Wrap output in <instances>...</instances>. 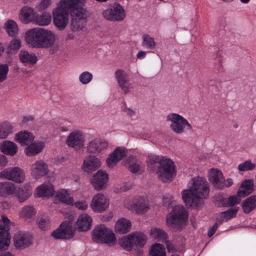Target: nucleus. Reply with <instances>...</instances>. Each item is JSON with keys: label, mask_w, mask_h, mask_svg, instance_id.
Masks as SVG:
<instances>
[{"label": "nucleus", "mask_w": 256, "mask_h": 256, "mask_svg": "<svg viewBox=\"0 0 256 256\" xmlns=\"http://www.w3.org/2000/svg\"><path fill=\"white\" fill-rule=\"evenodd\" d=\"M188 188L182 192V198L188 207L196 209L204 205V200L208 198L209 185L206 179L202 176L192 178L188 183Z\"/></svg>", "instance_id": "f257e3e1"}, {"label": "nucleus", "mask_w": 256, "mask_h": 256, "mask_svg": "<svg viewBox=\"0 0 256 256\" xmlns=\"http://www.w3.org/2000/svg\"><path fill=\"white\" fill-rule=\"evenodd\" d=\"M26 42L32 48H49L51 54L56 53L59 46L56 43V35L50 30L43 28H34L26 33Z\"/></svg>", "instance_id": "f03ea898"}, {"label": "nucleus", "mask_w": 256, "mask_h": 256, "mask_svg": "<svg viewBox=\"0 0 256 256\" xmlns=\"http://www.w3.org/2000/svg\"><path fill=\"white\" fill-rule=\"evenodd\" d=\"M86 2V0H61L52 11L54 25L60 30H64L68 24L69 13L71 15V8L76 3L85 4Z\"/></svg>", "instance_id": "7ed1b4c3"}, {"label": "nucleus", "mask_w": 256, "mask_h": 256, "mask_svg": "<svg viewBox=\"0 0 256 256\" xmlns=\"http://www.w3.org/2000/svg\"><path fill=\"white\" fill-rule=\"evenodd\" d=\"M147 237L143 232H136L123 236L119 240L120 245L124 250L130 251L132 250L138 251V254H142L140 249L146 244Z\"/></svg>", "instance_id": "20e7f679"}, {"label": "nucleus", "mask_w": 256, "mask_h": 256, "mask_svg": "<svg viewBox=\"0 0 256 256\" xmlns=\"http://www.w3.org/2000/svg\"><path fill=\"white\" fill-rule=\"evenodd\" d=\"M85 4L76 3L71 8L70 28L73 32L82 30L85 26L90 14L88 10L84 8Z\"/></svg>", "instance_id": "39448f33"}, {"label": "nucleus", "mask_w": 256, "mask_h": 256, "mask_svg": "<svg viewBox=\"0 0 256 256\" xmlns=\"http://www.w3.org/2000/svg\"><path fill=\"white\" fill-rule=\"evenodd\" d=\"M188 215L184 208L182 206H175L170 213L167 216V224L175 230L182 228L185 226Z\"/></svg>", "instance_id": "423d86ee"}, {"label": "nucleus", "mask_w": 256, "mask_h": 256, "mask_svg": "<svg viewBox=\"0 0 256 256\" xmlns=\"http://www.w3.org/2000/svg\"><path fill=\"white\" fill-rule=\"evenodd\" d=\"M166 121L170 130L177 134L192 130V126L188 122L178 114L170 113L166 116Z\"/></svg>", "instance_id": "0eeeda50"}, {"label": "nucleus", "mask_w": 256, "mask_h": 256, "mask_svg": "<svg viewBox=\"0 0 256 256\" xmlns=\"http://www.w3.org/2000/svg\"><path fill=\"white\" fill-rule=\"evenodd\" d=\"M92 240L100 244H106L110 246L116 243V238L113 232L104 224L96 226L92 230Z\"/></svg>", "instance_id": "6e6552de"}, {"label": "nucleus", "mask_w": 256, "mask_h": 256, "mask_svg": "<svg viewBox=\"0 0 256 256\" xmlns=\"http://www.w3.org/2000/svg\"><path fill=\"white\" fill-rule=\"evenodd\" d=\"M102 16L110 22H120L124 19L126 13L122 6L118 3L114 2L102 11Z\"/></svg>", "instance_id": "1a4fd4ad"}, {"label": "nucleus", "mask_w": 256, "mask_h": 256, "mask_svg": "<svg viewBox=\"0 0 256 256\" xmlns=\"http://www.w3.org/2000/svg\"><path fill=\"white\" fill-rule=\"evenodd\" d=\"M174 162L170 160L164 158L157 168L156 173L160 180L164 182H166L172 180L174 175Z\"/></svg>", "instance_id": "9d476101"}, {"label": "nucleus", "mask_w": 256, "mask_h": 256, "mask_svg": "<svg viewBox=\"0 0 256 256\" xmlns=\"http://www.w3.org/2000/svg\"><path fill=\"white\" fill-rule=\"evenodd\" d=\"M10 226V220L3 216L0 220V250H6L8 248L10 242L8 233Z\"/></svg>", "instance_id": "9b49d317"}, {"label": "nucleus", "mask_w": 256, "mask_h": 256, "mask_svg": "<svg viewBox=\"0 0 256 256\" xmlns=\"http://www.w3.org/2000/svg\"><path fill=\"white\" fill-rule=\"evenodd\" d=\"M108 140L99 138L92 140L86 144V150L88 154H99L104 152L109 147Z\"/></svg>", "instance_id": "f8f14e48"}, {"label": "nucleus", "mask_w": 256, "mask_h": 256, "mask_svg": "<svg viewBox=\"0 0 256 256\" xmlns=\"http://www.w3.org/2000/svg\"><path fill=\"white\" fill-rule=\"evenodd\" d=\"M110 204V200L102 193L95 194L90 203V207L96 212H102L105 211Z\"/></svg>", "instance_id": "ddd939ff"}, {"label": "nucleus", "mask_w": 256, "mask_h": 256, "mask_svg": "<svg viewBox=\"0 0 256 256\" xmlns=\"http://www.w3.org/2000/svg\"><path fill=\"white\" fill-rule=\"evenodd\" d=\"M124 206L130 211L138 214L146 213L150 208L148 200L142 197L134 198L132 204L125 203Z\"/></svg>", "instance_id": "4468645a"}, {"label": "nucleus", "mask_w": 256, "mask_h": 256, "mask_svg": "<svg viewBox=\"0 0 256 256\" xmlns=\"http://www.w3.org/2000/svg\"><path fill=\"white\" fill-rule=\"evenodd\" d=\"M0 178L21 183L24 180L25 174L23 170L18 167L6 168L0 172Z\"/></svg>", "instance_id": "2eb2a0df"}, {"label": "nucleus", "mask_w": 256, "mask_h": 256, "mask_svg": "<svg viewBox=\"0 0 256 256\" xmlns=\"http://www.w3.org/2000/svg\"><path fill=\"white\" fill-rule=\"evenodd\" d=\"M32 236L24 231L18 230L14 236V242L16 248L23 249L29 246L32 243Z\"/></svg>", "instance_id": "dca6fc26"}, {"label": "nucleus", "mask_w": 256, "mask_h": 256, "mask_svg": "<svg viewBox=\"0 0 256 256\" xmlns=\"http://www.w3.org/2000/svg\"><path fill=\"white\" fill-rule=\"evenodd\" d=\"M108 181V176L102 170H98L90 180V184L96 190H100L106 186Z\"/></svg>", "instance_id": "f3484780"}, {"label": "nucleus", "mask_w": 256, "mask_h": 256, "mask_svg": "<svg viewBox=\"0 0 256 256\" xmlns=\"http://www.w3.org/2000/svg\"><path fill=\"white\" fill-rule=\"evenodd\" d=\"M84 133L80 130H74L68 136L66 144L71 148H80L84 146Z\"/></svg>", "instance_id": "a211bd4d"}, {"label": "nucleus", "mask_w": 256, "mask_h": 256, "mask_svg": "<svg viewBox=\"0 0 256 256\" xmlns=\"http://www.w3.org/2000/svg\"><path fill=\"white\" fill-rule=\"evenodd\" d=\"M74 230L72 226L68 222H64L59 228L52 233V236L57 239H70L74 236Z\"/></svg>", "instance_id": "6ab92c4d"}, {"label": "nucleus", "mask_w": 256, "mask_h": 256, "mask_svg": "<svg viewBox=\"0 0 256 256\" xmlns=\"http://www.w3.org/2000/svg\"><path fill=\"white\" fill-rule=\"evenodd\" d=\"M126 154V150L124 147H118L114 152L110 153L106 160L107 166L110 168H113L118 162L122 160Z\"/></svg>", "instance_id": "aec40b11"}, {"label": "nucleus", "mask_w": 256, "mask_h": 256, "mask_svg": "<svg viewBox=\"0 0 256 256\" xmlns=\"http://www.w3.org/2000/svg\"><path fill=\"white\" fill-rule=\"evenodd\" d=\"M101 166L100 160L95 156L89 155L85 157L82 166V170L87 173L95 171Z\"/></svg>", "instance_id": "412c9836"}, {"label": "nucleus", "mask_w": 256, "mask_h": 256, "mask_svg": "<svg viewBox=\"0 0 256 256\" xmlns=\"http://www.w3.org/2000/svg\"><path fill=\"white\" fill-rule=\"evenodd\" d=\"M48 172V166L43 160L36 161L31 166L30 174L34 178H40L47 174Z\"/></svg>", "instance_id": "4be33fe9"}, {"label": "nucleus", "mask_w": 256, "mask_h": 256, "mask_svg": "<svg viewBox=\"0 0 256 256\" xmlns=\"http://www.w3.org/2000/svg\"><path fill=\"white\" fill-rule=\"evenodd\" d=\"M114 75L118 84L124 93V94L128 93L131 88V84L128 75L122 70H117L115 72Z\"/></svg>", "instance_id": "5701e85b"}, {"label": "nucleus", "mask_w": 256, "mask_h": 256, "mask_svg": "<svg viewBox=\"0 0 256 256\" xmlns=\"http://www.w3.org/2000/svg\"><path fill=\"white\" fill-rule=\"evenodd\" d=\"M32 188L29 184H26L17 188L14 186V194L20 202L26 201L32 196Z\"/></svg>", "instance_id": "b1692460"}, {"label": "nucleus", "mask_w": 256, "mask_h": 256, "mask_svg": "<svg viewBox=\"0 0 256 256\" xmlns=\"http://www.w3.org/2000/svg\"><path fill=\"white\" fill-rule=\"evenodd\" d=\"M54 192V186L50 182H44L38 186L34 190V195L37 198L50 197Z\"/></svg>", "instance_id": "393cba45"}, {"label": "nucleus", "mask_w": 256, "mask_h": 256, "mask_svg": "<svg viewBox=\"0 0 256 256\" xmlns=\"http://www.w3.org/2000/svg\"><path fill=\"white\" fill-rule=\"evenodd\" d=\"M223 178L222 172L218 168H212L208 171L210 181L218 188L222 189Z\"/></svg>", "instance_id": "a878e982"}, {"label": "nucleus", "mask_w": 256, "mask_h": 256, "mask_svg": "<svg viewBox=\"0 0 256 256\" xmlns=\"http://www.w3.org/2000/svg\"><path fill=\"white\" fill-rule=\"evenodd\" d=\"M92 222L91 217L86 214H83L78 216L76 226L80 231H86L90 228Z\"/></svg>", "instance_id": "bb28decb"}, {"label": "nucleus", "mask_w": 256, "mask_h": 256, "mask_svg": "<svg viewBox=\"0 0 256 256\" xmlns=\"http://www.w3.org/2000/svg\"><path fill=\"white\" fill-rule=\"evenodd\" d=\"M35 13L33 8L28 6L23 7L20 13V19L24 23L28 24L31 22H34Z\"/></svg>", "instance_id": "cd10ccee"}, {"label": "nucleus", "mask_w": 256, "mask_h": 256, "mask_svg": "<svg viewBox=\"0 0 256 256\" xmlns=\"http://www.w3.org/2000/svg\"><path fill=\"white\" fill-rule=\"evenodd\" d=\"M115 232L120 234H125L131 229V222L126 218L119 219L116 223Z\"/></svg>", "instance_id": "c85d7f7f"}, {"label": "nucleus", "mask_w": 256, "mask_h": 256, "mask_svg": "<svg viewBox=\"0 0 256 256\" xmlns=\"http://www.w3.org/2000/svg\"><path fill=\"white\" fill-rule=\"evenodd\" d=\"M34 140V136L32 134L26 131L18 132L15 136V140L22 146L28 145Z\"/></svg>", "instance_id": "c756f323"}, {"label": "nucleus", "mask_w": 256, "mask_h": 256, "mask_svg": "<svg viewBox=\"0 0 256 256\" xmlns=\"http://www.w3.org/2000/svg\"><path fill=\"white\" fill-rule=\"evenodd\" d=\"M18 56L21 62L30 65L34 64L38 60L37 56L34 54L29 52L27 50H20Z\"/></svg>", "instance_id": "7c9ffc66"}, {"label": "nucleus", "mask_w": 256, "mask_h": 256, "mask_svg": "<svg viewBox=\"0 0 256 256\" xmlns=\"http://www.w3.org/2000/svg\"><path fill=\"white\" fill-rule=\"evenodd\" d=\"M44 144L42 142L30 143L24 149V152L28 156H34L40 153L44 148Z\"/></svg>", "instance_id": "2f4dec72"}, {"label": "nucleus", "mask_w": 256, "mask_h": 256, "mask_svg": "<svg viewBox=\"0 0 256 256\" xmlns=\"http://www.w3.org/2000/svg\"><path fill=\"white\" fill-rule=\"evenodd\" d=\"M55 198L68 204L72 205L74 202L73 197L70 196L68 190L65 189H60L56 191L55 193Z\"/></svg>", "instance_id": "473e14b6"}, {"label": "nucleus", "mask_w": 256, "mask_h": 256, "mask_svg": "<svg viewBox=\"0 0 256 256\" xmlns=\"http://www.w3.org/2000/svg\"><path fill=\"white\" fill-rule=\"evenodd\" d=\"M253 180H246L244 181L238 191V194L242 198L251 194L253 191Z\"/></svg>", "instance_id": "72a5a7b5"}, {"label": "nucleus", "mask_w": 256, "mask_h": 256, "mask_svg": "<svg viewBox=\"0 0 256 256\" xmlns=\"http://www.w3.org/2000/svg\"><path fill=\"white\" fill-rule=\"evenodd\" d=\"M18 148L14 142L8 140L4 141L0 146V150L6 154L14 155L18 151Z\"/></svg>", "instance_id": "f704fd0d"}, {"label": "nucleus", "mask_w": 256, "mask_h": 256, "mask_svg": "<svg viewBox=\"0 0 256 256\" xmlns=\"http://www.w3.org/2000/svg\"><path fill=\"white\" fill-rule=\"evenodd\" d=\"M36 211L34 208L30 206H24L20 212V216L26 220H30L34 218Z\"/></svg>", "instance_id": "c9c22d12"}, {"label": "nucleus", "mask_w": 256, "mask_h": 256, "mask_svg": "<svg viewBox=\"0 0 256 256\" xmlns=\"http://www.w3.org/2000/svg\"><path fill=\"white\" fill-rule=\"evenodd\" d=\"M164 157H160L159 156H153L148 157L146 162L148 170L151 172H156L157 168L164 159Z\"/></svg>", "instance_id": "e433bc0d"}, {"label": "nucleus", "mask_w": 256, "mask_h": 256, "mask_svg": "<svg viewBox=\"0 0 256 256\" xmlns=\"http://www.w3.org/2000/svg\"><path fill=\"white\" fill-rule=\"evenodd\" d=\"M4 28L10 36H15L18 34V26L14 20H8L4 24Z\"/></svg>", "instance_id": "4c0bfd02"}, {"label": "nucleus", "mask_w": 256, "mask_h": 256, "mask_svg": "<svg viewBox=\"0 0 256 256\" xmlns=\"http://www.w3.org/2000/svg\"><path fill=\"white\" fill-rule=\"evenodd\" d=\"M14 185L10 182L0 183V196L7 197L14 192Z\"/></svg>", "instance_id": "58836bf2"}, {"label": "nucleus", "mask_w": 256, "mask_h": 256, "mask_svg": "<svg viewBox=\"0 0 256 256\" xmlns=\"http://www.w3.org/2000/svg\"><path fill=\"white\" fill-rule=\"evenodd\" d=\"M244 212L248 213L256 208V196H250L247 198L243 202L242 206Z\"/></svg>", "instance_id": "ea45409f"}, {"label": "nucleus", "mask_w": 256, "mask_h": 256, "mask_svg": "<svg viewBox=\"0 0 256 256\" xmlns=\"http://www.w3.org/2000/svg\"><path fill=\"white\" fill-rule=\"evenodd\" d=\"M151 237L157 241H164L166 240V234L160 228H152L150 232Z\"/></svg>", "instance_id": "a19ab883"}, {"label": "nucleus", "mask_w": 256, "mask_h": 256, "mask_svg": "<svg viewBox=\"0 0 256 256\" xmlns=\"http://www.w3.org/2000/svg\"><path fill=\"white\" fill-rule=\"evenodd\" d=\"M52 20V16L49 12H44L42 15L35 17L34 22L39 26L48 25Z\"/></svg>", "instance_id": "79ce46f5"}, {"label": "nucleus", "mask_w": 256, "mask_h": 256, "mask_svg": "<svg viewBox=\"0 0 256 256\" xmlns=\"http://www.w3.org/2000/svg\"><path fill=\"white\" fill-rule=\"evenodd\" d=\"M12 124L8 122L0 124V139L6 138L12 132Z\"/></svg>", "instance_id": "37998d69"}, {"label": "nucleus", "mask_w": 256, "mask_h": 256, "mask_svg": "<svg viewBox=\"0 0 256 256\" xmlns=\"http://www.w3.org/2000/svg\"><path fill=\"white\" fill-rule=\"evenodd\" d=\"M142 45L148 50H154L156 47V42L154 38L148 34L142 36Z\"/></svg>", "instance_id": "c03bdc74"}, {"label": "nucleus", "mask_w": 256, "mask_h": 256, "mask_svg": "<svg viewBox=\"0 0 256 256\" xmlns=\"http://www.w3.org/2000/svg\"><path fill=\"white\" fill-rule=\"evenodd\" d=\"M150 254V256H166L164 246L160 244L152 246Z\"/></svg>", "instance_id": "a18cd8bd"}, {"label": "nucleus", "mask_w": 256, "mask_h": 256, "mask_svg": "<svg viewBox=\"0 0 256 256\" xmlns=\"http://www.w3.org/2000/svg\"><path fill=\"white\" fill-rule=\"evenodd\" d=\"M242 196L238 194H234L230 196L228 198H224L223 200V204L225 206H232L239 204L241 201Z\"/></svg>", "instance_id": "49530a36"}, {"label": "nucleus", "mask_w": 256, "mask_h": 256, "mask_svg": "<svg viewBox=\"0 0 256 256\" xmlns=\"http://www.w3.org/2000/svg\"><path fill=\"white\" fill-rule=\"evenodd\" d=\"M238 208H234L229 209L228 210L222 212L220 214V218L222 221H227L236 215Z\"/></svg>", "instance_id": "de8ad7c7"}, {"label": "nucleus", "mask_w": 256, "mask_h": 256, "mask_svg": "<svg viewBox=\"0 0 256 256\" xmlns=\"http://www.w3.org/2000/svg\"><path fill=\"white\" fill-rule=\"evenodd\" d=\"M38 227L43 230H46L50 224V218L48 216H42L38 218Z\"/></svg>", "instance_id": "09e8293b"}, {"label": "nucleus", "mask_w": 256, "mask_h": 256, "mask_svg": "<svg viewBox=\"0 0 256 256\" xmlns=\"http://www.w3.org/2000/svg\"><path fill=\"white\" fill-rule=\"evenodd\" d=\"M256 167V164L252 163L250 160H248L240 164L238 166V169L240 171L251 170L255 168Z\"/></svg>", "instance_id": "8fccbe9b"}, {"label": "nucleus", "mask_w": 256, "mask_h": 256, "mask_svg": "<svg viewBox=\"0 0 256 256\" xmlns=\"http://www.w3.org/2000/svg\"><path fill=\"white\" fill-rule=\"evenodd\" d=\"M92 77V74L90 72H84L80 75L79 80L82 84H86L90 82Z\"/></svg>", "instance_id": "3c124183"}, {"label": "nucleus", "mask_w": 256, "mask_h": 256, "mask_svg": "<svg viewBox=\"0 0 256 256\" xmlns=\"http://www.w3.org/2000/svg\"><path fill=\"white\" fill-rule=\"evenodd\" d=\"M21 42L18 39H14L12 40L10 44L9 48H10V50H8V53H12L18 50L20 47Z\"/></svg>", "instance_id": "603ef678"}, {"label": "nucleus", "mask_w": 256, "mask_h": 256, "mask_svg": "<svg viewBox=\"0 0 256 256\" xmlns=\"http://www.w3.org/2000/svg\"><path fill=\"white\" fill-rule=\"evenodd\" d=\"M8 72V67L6 64H0V83L6 80Z\"/></svg>", "instance_id": "864d4df0"}, {"label": "nucleus", "mask_w": 256, "mask_h": 256, "mask_svg": "<svg viewBox=\"0 0 256 256\" xmlns=\"http://www.w3.org/2000/svg\"><path fill=\"white\" fill-rule=\"evenodd\" d=\"M142 168V167L140 162H133L128 166L129 170L132 173H137L141 171Z\"/></svg>", "instance_id": "5fc2aeb1"}, {"label": "nucleus", "mask_w": 256, "mask_h": 256, "mask_svg": "<svg viewBox=\"0 0 256 256\" xmlns=\"http://www.w3.org/2000/svg\"><path fill=\"white\" fill-rule=\"evenodd\" d=\"M74 206L79 210H86L88 208V204L86 201L82 200L73 203Z\"/></svg>", "instance_id": "6e6d98bb"}, {"label": "nucleus", "mask_w": 256, "mask_h": 256, "mask_svg": "<svg viewBox=\"0 0 256 256\" xmlns=\"http://www.w3.org/2000/svg\"><path fill=\"white\" fill-rule=\"evenodd\" d=\"M52 4V0H42L40 2L36 5V8L42 11L46 9Z\"/></svg>", "instance_id": "4d7b16f0"}, {"label": "nucleus", "mask_w": 256, "mask_h": 256, "mask_svg": "<svg viewBox=\"0 0 256 256\" xmlns=\"http://www.w3.org/2000/svg\"><path fill=\"white\" fill-rule=\"evenodd\" d=\"M174 201V197L170 194H166L163 197V204L166 206H170Z\"/></svg>", "instance_id": "13d9d810"}, {"label": "nucleus", "mask_w": 256, "mask_h": 256, "mask_svg": "<svg viewBox=\"0 0 256 256\" xmlns=\"http://www.w3.org/2000/svg\"><path fill=\"white\" fill-rule=\"evenodd\" d=\"M8 159L6 157L2 154H0V167H4L8 164Z\"/></svg>", "instance_id": "bf43d9fd"}, {"label": "nucleus", "mask_w": 256, "mask_h": 256, "mask_svg": "<svg viewBox=\"0 0 256 256\" xmlns=\"http://www.w3.org/2000/svg\"><path fill=\"white\" fill-rule=\"evenodd\" d=\"M218 224L216 223L214 226L208 230V235L209 237H211L216 232L218 228Z\"/></svg>", "instance_id": "052dcab7"}, {"label": "nucleus", "mask_w": 256, "mask_h": 256, "mask_svg": "<svg viewBox=\"0 0 256 256\" xmlns=\"http://www.w3.org/2000/svg\"><path fill=\"white\" fill-rule=\"evenodd\" d=\"M233 184V181L232 178H228L226 181H224L223 180V184L224 186L222 187V188H224V187H230L232 186Z\"/></svg>", "instance_id": "680f3d73"}, {"label": "nucleus", "mask_w": 256, "mask_h": 256, "mask_svg": "<svg viewBox=\"0 0 256 256\" xmlns=\"http://www.w3.org/2000/svg\"><path fill=\"white\" fill-rule=\"evenodd\" d=\"M34 119V116H24L22 119V123H26L28 121L32 120Z\"/></svg>", "instance_id": "e2e57ef3"}, {"label": "nucleus", "mask_w": 256, "mask_h": 256, "mask_svg": "<svg viewBox=\"0 0 256 256\" xmlns=\"http://www.w3.org/2000/svg\"><path fill=\"white\" fill-rule=\"evenodd\" d=\"M125 112L130 116H133L135 114V112L130 108H126L124 110Z\"/></svg>", "instance_id": "0e129e2a"}, {"label": "nucleus", "mask_w": 256, "mask_h": 256, "mask_svg": "<svg viewBox=\"0 0 256 256\" xmlns=\"http://www.w3.org/2000/svg\"><path fill=\"white\" fill-rule=\"evenodd\" d=\"M166 246L169 252L172 251L174 250V246L171 242L168 240L166 241Z\"/></svg>", "instance_id": "69168bd1"}, {"label": "nucleus", "mask_w": 256, "mask_h": 256, "mask_svg": "<svg viewBox=\"0 0 256 256\" xmlns=\"http://www.w3.org/2000/svg\"><path fill=\"white\" fill-rule=\"evenodd\" d=\"M146 56V52L144 51H140L136 55V56L138 58H143Z\"/></svg>", "instance_id": "338daca9"}, {"label": "nucleus", "mask_w": 256, "mask_h": 256, "mask_svg": "<svg viewBox=\"0 0 256 256\" xmlns=\"http://www.w3.org/2000/svg\"><path fill=\"white\" fill-rule=\"evenodd\" d=\"M130 188H131V186H130V185H128L127 184H124V188H120V192L128 190L129 189H130Z\"/></svg>", "instance_id": "774afa93"}]
</instances>
